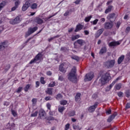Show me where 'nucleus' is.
<instances>
[{"instance_id":"18","label":"nucleus","mask_w":130,"mask_h":130,"mask_svg":"<svg viewBox=\"0 0 130 130\" xmlns=\"http://www.w3.org/2000/svg\"><path fill=\"white\" fill-rule=\"evenodd\" d=\"M8 47V44L7 42H4L0 44V50H3L6 47Z\"/></svg>"},{"instance_id":"11","label":"nucleus","mask_w":130,"mask_h":130,"mask_svg":"<svg viewBox=\"0 0 130 130\" xmlns=\"http://www.w3.org/2000/svg\"><path fill=\"white\" fill-rule=\"evenodd\" d=\"M113 27V23L112 22H106L105 24V29H111Z\"/></svg>"},{"instance_id":"45","label":"nucleus","mask_w":130,"mask_h":130,"mask_svg":"<svg viewBox=\"0 0 130 130\" xmlns=\"http://www.w3.org/2000/svg\"><path fill=\"white\" fill-rule=\"evenodd\" d=\"M104 78H106V79H107V80H108V79H109V78H110V73L107 72L105 74V76Z\"/></svg>"},{"instance_id":"52","label":"nucleus","mask_w":130,"mask_h":130,"mask_svg":"<svg viewBox=\"0 0 130 130\" xmlns=\"http://www.w3.org/2000/svg\"><path fill=\"white\" fill-rule=\"evenodd\" d=\"M125 94L126 95V97H127V98H129V96H130V92H129V90H126L125 92Z\"/></svg>"},{"instance_id":"22","label":"nucleus","mask_w":130,"mask_h":130,"mask_svg":"<svg viewBox=\"0 0 130 130\" xmlns=\"http://www.w3.org/2000/svg\"><path fill=\"white\" fill-rule=\"evenodd\" d=\"M29 7L30 6H29V5H28V3H25L22 7V11H23V12H25V11H27Z\"/></svg>"},{"instance_id":"23","label":"nucleus","mask_w":130,"mask_h":130,"mask_svg":"<svg viewBox=\"0 0 130 130\" xmlns=\"http://www.w3.org/2000/svg\"><path fill=\"white\" fill-rule=\"evenodd\" d=\"M113 8V6H112V5L109 6L108 7V8H107L105 11V14H108V13L111 12V11H112Z\"/></svg>"},{"instance_id":"42","label":"nucleus","mask_w":130,"mask_h":130,"mask_svg":"<svg viewBox=\"0 0 130 130\" xmlns=\"http://www.w3.org/2000/svg\"><path fill=\"white\" fill-rule=\"evenodd\" d=\"M71 58L72 59H74L75 60H77V61H79V60H80V58H79L78 56L76 55L71 56Z\"/></svg>"},{"instance_id":"54","label":"nucleus","mask_w":130,"mask_h":130,"mask_svg":"<svg viewBox=\"0 0 130 130\" xmlns=\"http://www.w3.org/2000/svg\"><path fill=\"white\" fill-rule=\"evenodd\" d=\"M15 2V7H17V8H18L19 5H20V1L19 0H16Z\"/></svg>"},{"instance_id":"15","label":"nucleus","mask_w":130,"mask_h":130,"mask_svg":"<svg viewBox=\"0 0 130 130\" xmlns=\"http://www.w3.org/2000/svg\"><path fill=\"white\" fill-rule=\"evenodd\" d=\"M106 52H107V48H106V47H104L100 50L99 54L102 55V54H104V53H106Z\"/></svg>"},{"instance_id":"37","label":"nucleus","mask_w":130,"mask_h":130,"mask_svg":"<svg viewBox=\"0 0 130 130\" xmlns=\"http://www.w3.org/2000/svg\"><path fill=\"white\" fill-rule=\"evenodd\" d=\"M62 98V94L61 93H58L56 96V99L57 100H60Z\"/></svg>"},{"instance_id":"12","label":"nucleus","mask_w":130,"mask_h":130,"mask_svg":"<svg viewBox=\"0 0 130 130\" xmlns=\"http://www.w3.org/2000/svg\"><path fill=\"white\" fill-rule=\"evenodd\" d=\"M45 114H46V113L44 111H40L39 114V117L40 119H45L46 118H44Z\"/></svg>"},{"instance_id":"25","label":"nucleus","mask_w":130,"mask_h":130,"mask_svg":"<svg viewBox=\"0 0 130 130\" xmlns=\"http://www.w3.org/2000/svg\"><path fill=\"white\" fill-rule=\"evenodd\" d=\"M119 78H117L115 81H114L110 85L109 87H108V88H109V90H110L111 89V88H112V87H113V86H114V85H115V83H116V81H118Z\"/></svg>"},{"instance_id":"35","label":"nucleus","mask_w":130,"mask_h":130,"mask_svg":"<svg viewBox=\"0 0 130 130\" xmlns=\"http://www.w3.org/2000/svg\"><path fill=\"white\" fill-rule=\"evenodd\" d=\"M46 119V120H48V121H50L51 120H55V119L54 118V117L51 116L47 117Z\"/></svg>"},{"instance_id":"17","label":"nucleus","mask_w":130,"mask_h":130,"mask_svg":"<svg viewBox=\"0 0 130 130\" xmlns=\"http://www.w3.org/2000/svg\"><path fill=\"white\" fill-rule=\"evenodd\" d=\"M64 64H66L65 63H62L59 67V70L60 72H61L62 73H66V72H67V71L64 68H63V67H64Z\"/></svg>"},{"instance_id":"3","label":"nucleus","mask_w":130,"mask_h":130,"mask_svg":"<svg viewBox=\"0 0 130 130\" xmlns=\"http://www.w3.org/2000/svg\"><path fill=\"white\" fill-rule=\"evenodd\" d=\"M43 57V55L41 52H39L38 54L36 55L35 58L31 59L29 62V64H32V63H35L38 61V60H41V59Z\"/></svg>"},{"instance_id":"30","label":"nucleus","mask_w":130,"mask_h":130,"mask_svg":"<svg viewBox=\"0 0 130 130\" xmlns=\"http://www.w3.org/2000/svg\"><path fill=\"white\" fill-rule=\"evenodd\" d=\"M72 126L74 129H77V130L82 129V127H80V126L77 125L76 124H73Z\"/></svg>"},{"instance_id":"38","label":"nucleus","mask_w":130,"mask_h":130,"mask_svg":"<svg viewBox=\"0 0 130 130\" xmlns=\"http://www.w3.org/2000/svg\"><path fill=\"white\" fill-rule=\"evenodd\" d=\"M40 83L41 84H42V85H45V84L46 83V81L44 80V77H41L40 78Z\"/></svg>"},{"instance_id":"5","label":"nucleus","mask_w":130,"mask_h":130,"mask_svg":"<svg viewBox=\"0 0 130 130\" xmlns=\"http://www.w3.org/2000/svg\"><path fill=\"white\" fill-rule=\"evenodd\" d=\"M114 64H115V60H107L105 62V67L107 69H111L114 67Z\"/></svg>"},{"instance_id":"1","label":"nucleus","mask_w":130,"mask_h":130,"mask_svg":"<svg viewBox=\"0 0 130 130\" xmlns=\"http://www.w3.org/2000/svg\"><path fill=\"white\" fill-rule=\"evenodd\" d=\"M68 79L72 83L77 84L78 82V79L77 78V69L75 67H74L71 72L68 75Z\"/></svg>"},{"instance_id":"20","label":"nucleus","mask_w":130,"mask_h":130,"mask_svg":"<svg viewBox=\"0 0 130 130\" xmlns=\"http://www.w3.org/2000/svg\"><path fill=\"white\" fill-rule=\"evenodd\" d=\"M124 59V55H121L118 58L117 60V63L118 64H120L122 61H123Z\"/></svg>"},{"instance_id":"58","label":"nucleus","mask_w":130,"mask_h":130,"mask_svg":"<svg viewBox=\"0 0 130 130\" xmlns=\"http://www.w3.org/2000/svg\"><path fill=\"white\" fill-rule=\"evenodd\" d=\"M120 25H121V22H120V21H117L116 27L118 28H119V27H120Z\"/></svg>"},{"instance_id":"7","label":"nucleus","mask_w":130,"mask_h":130,"mask_svg":"<svg viewBox=\"0 0 130 130\" xmlns=\"http://www.w3.org/2000/svg\"><path fill=\"white\" fill-rule=\"evenodd\" d=\"M20 22H21L20 16H17L14 19H12L10 21V23L12 25H16V24H18Z\"/></svg>"},{"instance_id":"9","label":"nucleus","mask_w":130,"mask_h":130,"mask_svg":"<svg viewBox=\"0 0 130 130\" xmlns=\"http://www.w3.org/2000/svg\"><path fill=\"white\" fill-rule=\"evenodd\" d=\"M120 44V43L118 41H113L109 43L108 46L109 47H112L113 46H117Z\"/></svg>"},{"instance_id":"59","label":"nucleus","mask_w":130,"mask_h":130,"mask_svg":"<svg viewBox=\"0 0 130 130\" xmlns=\"http://www.w3.org/2000/svg\"><path fill=\"white\" fill-rule=\"evenodd\" d=\"M129 31H130V27L129 26H127L126 28L125 32V33H126V34H128V33H129Z\"/></svg>"},{"instance_id":"63","label":"nucleus","mask_w":130,"mask_h":130,"mask_svg":"<svg viewBox=\"0 0 130 130\" xmlns=\"http://www.w3.org/2000/svg\"><path fill=\"white\" fill-rule=\"evenodd\" d=\"M46 75L47 76H51V75H52V73L51 71H49L46 72Z\"/></svg>"},{"instance_id":"46","label":"nucleus","mask_w":130,"mask_h":130,"mask_svg":"<svg viewBox=\"0 0 130 130\" xmlns=\"http://www.w3.org/2000/svg\"><path fill=\"white\" fill-rule=\"evenodd\" d=\"M23 90V87H19L17 90L16 91V93H21Z\"/></svg>"},{"instance_id":"19","label":"nucleus","mask_w":130,"mask_h":130,"mask_svg":"<svg viewBox=\"0 0 130 130\" xmlns=\"http://www.w3.org/2000/svg\"><path fill=\"white\" fill-rule=\"evenodd\" d=\"M76 42L78 44H79L80 46H83V45L86 44V42H85V40L83 39H78L77 40Z\"/></svg>"},{"instance_id":"50","label":"nucleus","mask_w":130,"mask_h":130,"mask_svg":"<svg viewBox=\"0 0 130 130\" xmlns=\"http://www.w3.org/2000/svg\"><path fill=\"white\" fill-rule=\"evenodd\" d=\"M117 95H118V97H119L120 98H121L123 97V92L120 91L117 93Z\"/></svg>"},{"instance_id":"44","label":"nucleus","mask_w":130,"mask_h":130,"mask_svg":"<svg viewBox=\"0 0 130 130\" xmlns=\"http://www.w3.org/2000/svg\"><path fill=\"white\" fill-rule=\"evenodd\" d=\"M55 86V82H51L48 84V87L52 88Z\"/></svg>"},{"instance_id":"49","label":"nucleus","mask_w":130,"mask_h":130,"mask_svg":"<svg viewBox=\"0 0 130 130\" xmlns=\"http://www.w3.org/2000/svg\"><path fill=\"white\" fill-rule=\"evenodd\" d=\"M45 100L46 101H49L50 100H52V99L51 98V96H50V95L46 96L45 98Z\"/></svg>"},{"instance_id":"32","label":"nucleus","mask_w":130,"mask_h":130,"mask_svg":"<svg viewBox=\"0 0 130 130\" xmlns=\"http://www.w3.org/2000/svg\"><path fill=\"white\" fill-rule=\"evenodd\" d=\"M69 116H75L76 115V112L75 111H71L68 113Z\"/></svg>"},{"instance_id":"6","label":"nucleus","mask_w":130,"mask_h":130,"mask_svg":"<svg viewBox=\"0 0 130 130\" xmlns=\"http://www.w3.org/2000/svg\"><path fill=\"white\" fill-rule=\"evenodd\" d=\"M98 104H99V103L96 102L93 105L90 106L88 108V111L90 113L94 112L96 108L98 107Z\"/></svg>"},{"instance_id":"27","label":"nucleus","mask_w":130,"mask_h":130,"mask_svg":"<svg viewBox=\"0 0 130 130\" xmlns=\"http://www.w3.org/2000/svg\"><path fill=\"white\" fill-rule=\"evenodd\" d=\"M104 31V28H102L100 29H99L97 31L96 35H98L99 37L103 33V31Z\"/></svg>"},{"instance_id":"47","label":"nucleus","mask_w":130,"mask_h":130,"mask_svg":"<svg viewBox=\"0 0 130 130\" xmlns=\"http://www.w3.org/2000/svg\"><path fill=\"white\" fill-rule=\"evenodd\" d=\"M12 114L13 115L14 117H16L17 115H18V114L17 113V112H16L15 110H11Z\"/></svg>"},{"instance_id":"13","label":"nucleus","mask_w":130,"mask_h":130,"mask_svg":"<svg viewBox=\"0 0 130 130\" xmlns=\"http://www.w3.org/2000/svg\"><path fill=\"white\" fill-rule=\"evenodd\" d=\"M108 80H107V78H101L100 80H99V83L100 84H101L102 86H103L104 85H105V84H106L107 81Z\"/></svg>"},{"instance_id":"39","label":"nucleus","mask_w":130,"mask_h":130,"mask_svg":"<svg viewBox=\"0 0 130 130\" xmlns=\"http://www.w3.org/2000/svg\"><path fill=\"white\" fill-rule=\"evenodd\" d=\"M91 19H92V15L85 17L84 21L86 22H90V20H91Z\"/></svg>"},{"instance_id":"21","label":"nucleus","mask_w":130,"mask_h":130,"mask_svg":"<svg viewBox=\"0 0 130 130\" xmlns=\"http://www.w3.org/2000/svg\"><path fill=\"white\" fill-rule=\"evenodd\" d=\"M75 99L76 102H79L81 100V93L79 92L77 93Z\"/></svg>"},{"instance_id":"43","label":"nucleus","mask_w":130,"mask_h":130,"mask_svg":"<svg viewBox=\"0 0 130 130\" xmlns=\"http://www.w3.org/2000/svg\"><path fill=\"white\" fill-rule=\"evenodd\" d=\"M33 3H34V0H27L25 2V3H27L29 7L31 6V4H33Z\"/></svg>"},{"instance_id":"62","label":"nucleus","mask_w":130,"mask_h":130,"mask_svg":"<svg viewBox=\"0 0 130 130\" xmlns=\"http://www.w3.org/2000/svg\"><path fill=\"white\" fill-rule=\"evenodd\" d=\"M107 115H109V114H111V109L108 110L106 112Z\"/></svg>"},{"instance_id":"8","label":"nucleus","mask_w":130,"mask_h":130,"mask_svg":"<svg viewBox=\"0 0 130 130\" xmlns=\"http://www.w3.org/2000/svg\"><path fill=\"white\" fill-rule=\"evenodd\" d=\"M117 115V113L115 112L113 114L110 115L108 118L107 119V122H111L114 118H115V116Z\"/></svg>"},{"instance_id":"4","label":"nucleus","mask_w":130,"mask_h":130,"mask_svg":"<svg viewBox=\"0 0 130 130\" xmlns=\"http://www.w3.org/2000/svg\"><path fill=\"white\" fill-rule=\"evenodd\" d=\"M95 77L94 75V73L93 72H89L85 75L84 76V82H90L93 80V78Z\"/></svg>"},{"instance_id":"33","label":"nucleus","mask_w":130,"mask_h":130,"mask_svg":"<svg viewBox=\"0 0 130 130\" xmlns=\"http://www.w3.org/2000/svg\"><path fill=\"white\" fill-rule=\"evenodd\" d=\"M38 5L36 3H34L30 6V8L32 10H36V9H37Z\"/></svg>"},{"instance_id":"28","label":"nucleus","mask_w":130,"mask_h":130,"mask_svg":"<svg viewBox=\"0 0 130 130\" xmlns=\"http://www.w3.org/2000/svg\"><path fill=\"white\" fill-rule=\"evenodd\" d=\"M122 86V84L121 83H119L118 84H116L115 88L116 89V90H119L120 89H121V87Z\"/></svg>"},{"instance_id":"61","label":"nucleus","mask_w":130,"mask_h":130,"mask_svg":"<svg viewBox=\"0 0 130 130\" xmlns=\"http://www.w3.org/2000/svg\"><path fill=\"white\" fill-rule=\"evenodd\" d=\"M40 86V82L36 81V88H38Z\"/></svg>"},{"instance_id":"34","label":"nucleus","mask_w":130,"mask_h":130,"mask_svg":"<svg viewBox=\"0 0 130 130\" xmlns=\"http://www.w3.org/2000/svg\"><path fill=\"white\" fill-rule=\"evenodd\" d=\"M31 86V84H27L25 87L24 88V90L25 92H28L29 89H30V87Z\"/></svg>"},{"instance_id":"48","label":"nucleus","mask_w":130,"mask_h":130,"mask_svg":"<svg viewBox=\"0 0 130 130\" xmlns=\"http://www.w3.org/2000/svg\"><path fill=\"white\" fill-rule=\"evenodd\" d=\"M37 114H38V111H36L35 113H32L30 115L31 117H36L37 116Z\"/></svg>"},{"instance_id":"64","label":"nucleus","mask_w":130,"mask_h":130,"mask_svg":"<svg viewBox=\"0 0 130 130\" xmlns=\"http://www.w3.org/2000/svg\"><path fill=\"white\" fill-rule=\"evenodd\" d=\"M59 81H63V77L62 76H60L58 77Z\"/></svg>"},{"instance_id":"53","label":"nucleus","mask_w":130,"mask_h":130,"mask_svg":"<svg viewBox=\"0 0 130 130\" xmlns=\"http://www.w3.org/2000/svg\"><path fill=\"white\" fill-rule=\"evenodd\" d=\"M64 17H68V16H70V11L67 10L63 14Z\"/></svg>"},{"instance_id":"29","label":"nucleus","mask_w":130,"mask_h":130,"mask_svg":"<svg viewBox=\"0 0 130 130\" xmlns=\"http://www.w3.org/2000/svg\"><path fill=\"white\" fill-rule=\"evenodd\" d=\"M52 88H48L46 91V94H48V95H52Z\"/></svg>"},{"instance_id":"2","label":"nucleus","mask_w":130,"mask_h":130,"mask_svg":"<svg viewBox=\"0 0 130 130\" xmlns=\"http://www.w3.org/2000/svg\"><path fill=\"white\" fill-rule=\"evenodd\" d=\"M38 30V27L35 26L34 27H30L28 28V30L25 32V35L24 36L25 38H27L28 36H30L31 34H33L35 32H36Z\"/></svg>"},{"instance_id":"55","label":"nucleus","mask_w":130,"mask_h":130,"mask_svg":"<svg viewBox=\"0 0 130 130\" xmlns=\"http://www.w3.org/2000/svg\"><path fill=\"white\" fill-rule=\"evenodd\" d=\"M70 125H71V124H70V123H67L66 125H65V128H64V130H69L70 129Z\"/></svg>"},{"instance_id":"10","label":"nucleus","mask_w":130,"mask_h":130,"mask_svg":"<svg viewBox=\"0 0 130 130\" xmlns=\"http://www.w3.org/2000/svg\"><path fill=\"white\" fill-rule=\"evenodd\" d=\"M84 28V25L81 24V23H79L76 25V28L75 29V32H79V31H81Z\"/></svg>"},{"instance_id":"40","label":"nucleus","mask_w":130,"mask_h":130,"mask_svg":"<svg viewBox=\"0 0 130 130\" xmlns=\"http://www.w3.org/2000/svg\"><path fill=\"white\" fill-rule=\"evenodd\" d=\"M33 39V37H30V38H29L26 41L23 43V47H25V46H26V45H27V43H28V42H29L31 39Z\"/></svg>"},{"instance_id":"56","label":"nucleus","mask_w":130,"mask_h":130,"mask_svg":"<svg viewBox=\"0 0 130 130\" xmlns=\"http://www.w3.org/2000/svg\"><path fill=\"white\" fill-rule=\"evenodd\" d=\"M67 50H68V48L67 47H62L60 48V51H61L66 52V51H67Z\"/></svg>"},{"instance_id":"36","label":"nucleus","mask_w":130,"mask_h":130,"mask_svg":"<svg viewBox=\"0 0 130 130\" xmlns=\"http://www.w3.org/2000/svg\"><path fill=\"white\" fill-rule=\"evenodd\" d=\"M10 69H11V65L10 64H7L4 68V70L5 72H8V71H9V70Z\"/></svg>"},{"instance_id":"16","label":"nucleus","mask_w":130,"mask_h":130,"mask_svg":"<svg viewBox=\"0 0 130 130\" xmlns=\"http://www.w3.org/2000/svg\"><path fill=\"white\" fill-rule=\"evenodd\" d=\"M7 4H8V1L6 0L0 3V12L5 8V7H6V6H7Z\"/></svg>"},{"instance_id":"41","label":"nucleus","mask_w":130,"mask_h":130,"mask_svg":"<svg viewBox=\"0 0 130 130\" xmlns=\"http://www.w3.org/2000/svg\"><path fill=\"white\" fill-rule=\"evenodd\" d=\"M60 104L61 105H67L68 104V101L64 100H63L60 102Z\"/></svg>"},{"instance_id":"51","label":"nucleus","mask_w":130,"mask_h":130,"mask_svg":"<svg viewBox=\"0 0 130 130\" xmlns=\"http://www.w3.org/2000/svg\"><path fill=\"white\" fill-rule=\"evenodd\" d=\"M58 37H59L58 36H55L53 37L48 39V41L49 42H50L52 40H53V39H55V38H58Z\"/></svg>"},{"instance_id":"60","label":"nucleus","mask_w":130,"mask_h":130,"mask_svg":"<svg viewBox=\"0 0 130 130\" xmlns=\"http://www.w3.org/2000/svg\"><path fill=\"white\" fill-rule=\"evenodd\" d=\"M125 108L126 109H129L130 108V102L127 103L125 105Z\"/></svg>"},{"instance_id":"14","label":"nucleus","mask_w":130,"mask_h":130,"mask_svg":"<svg viewBox=\"0 0 130 130\" xmlns=\"http://www.w3.org/2000/svg\"><path fill=\"white\" fill-rule=\"evenodd\" d=\"M35 22L37 23L38 25H41V24H43L44 23V21L42 20L40 17H36Z\"/></svg>"},{"instance_id":"24","label":"nucleus","mask_w":130,"mask_h":130,"mask_svg":"<svg viewBox=\"0 0 130 130\" xmlns=\"http://www.w3.org/2000/svg\"><path fill=\"white\" fill-rule=\"evenodd\" d=\"M80 36L79 35H76L75 36H72L71 37L72 41H75V40H77V39H79Z\"/></svg>"},{"instance_id":"31","label":"nucleus","mask_w":130,"mask_h":130,"mask_svg":"<svg viewBox=\"0 0 130 130\" xmlns=\"http://www.w3.org/2000/svg\"><path fill=\"white\" fill-rule=\"evenodd\" d=\"M64 110H66V107H60L58 108V111L60 113H62Z\"/></svg>"},{"instance_id":"57","label":"nucleus","mask_w":130,"mask_h":130,"mask_svg":"<svg viewBox=\"0 0 130 130\" xmlns=\"http://www.w3.org/2000/svg\"><path fill=\"white\" fill-rule=\"evenodd\" d=\"M98 97V94L97 93H93L92 95V98L93 99H96V98Z\"/></svg>"},{"instance_id":"26","label":"nucleus","mask_w":130,"mask_h":130,"mask_svg":"<svg viewBox=\"0 0 130 130\" xmlns=\"http://www.w3.org/2000/svg\"><path fill=\"white\" fill-rule=\"evenodd\" d=\"M114 17H115V13H111L107 16V19H108V20H111V19H113Z\"/></svg>"}]
</instances>
